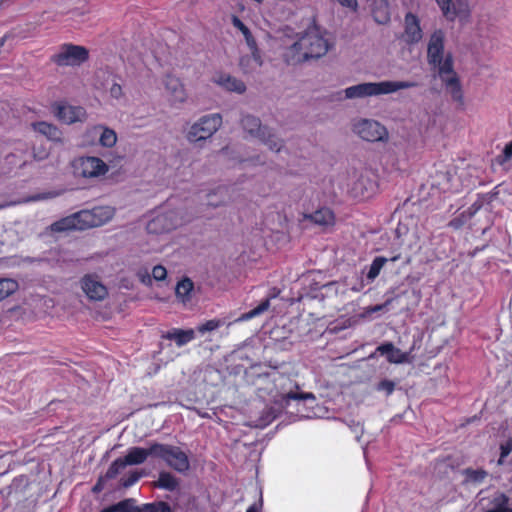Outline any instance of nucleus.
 <instances>
[{
	"instance_id": "f257e3e1",
	"label": "nucleus",
	"mask_w": 512,
	"mask_h": 512,
	"mask_svg": "<svg viewBox=\"0 0 512 512\" xmlns=\"http://www.w3.org/2000/svg\"><path fill=\"white\" fill-rule=\"evenodd\" d=\"M253 385L256 394L263 401L273 403L265 414L259 420V426L269 425L278 414L289 405L291 400L296 401H315L313 393L295 392L293 388L296 387L294 382L288 376L282 374L277 369H270L265 372H260L256 375Z\"/></svg>"
},
{
	"instance_id": "f03ea898",
	"label": "nucleus",
	"mask_w": 512,
	"mask_h": 512,
	"mask_svg": "<svg viewBox=\"0 0 512 512\" xmlns=\"http://www.w3.org/2000/svg\"><path fill=\"white\" fill-rule=\"evenodd\" d=\"M444 38L443 31L436 30L433 32L427 48L428 62L434 68H437L438 75L452 99L463 104L462 87L453 69V57L451 53L444 55Z\"/></svg>"
},
{
	"instance_id": "7ed1b4c3",
	"label": "nucleus",
	"mask_w": 512,
	"mask_h": 512,
	"mask_svg": "<svg viewBox=\"0 0 512 512\" xmlns=\"http://www.w3.org/2000/svg\"><path fill=\"white\" fill-rule=\"evenodd\" d=\"M329 48L330 43L322 31L312 26L287 49L284 57L288 64H297L310 58H320L328 52Z\"/></svg>"
},
{
	"instance_id": "20e7f679",
	"label": "nucleus",
	"mask_w": 512,
	"mask_h": 512,
	"mask_svg": "<svg viewBox=\"0 0 512 512\" xmlns=\"http://www.w3.org/2000/svg\"><path fill=\"white\" fill-rule=\"evenodd\" d=\"M416 83L410 81H381L366 82L347 87L339 92V98L362 99L366 97L380 96L395 93L399 90L415 87Z\"/></svg>"
},
{
	"instance_id": "39448f33",
	"label": "nucleus",
	"mask_w": 512,
	"mask_h": 512,
	"mask_svg": "<svg viewBox=\"0 0 512 512\" xmlns=\"http://www.w3.org/2000/svg\"><path fill=\"white\" fill-rule=\"evenodd\" d=\"M153 458L162 460L167 466L179 473L190 468L188 455L178 446L152 442Z\"/></svg>"
},
{
	"instance_id": "423d86ee",
	"label": "nucleus",
	"mask_w": 512,
	"mask_h": 512,
	"mask_svg": "<svg viewBox=\"0 0 512 512\" xmlns=\"http://www.w3.org/2000/svg\"><path fill=\"white\" fill-rule=\"evenodd\" d=\"M243 129L253 138L259 139L272 151L279 152L282 140L277 138L267 127H262L260 120L254 116L246 115L242 118Z\"/></svg>"
},
{
	"instance_id": "0eeeda50",
	"label": "nucleus",
	"mask_w": 512,
	"mask_h": 512,
	"mask_svg": "<svg viewBox=\"0 0 512 512\" xmlns=\"http://www.w3.org/2000/svg\"><path fill=\"white\" fill-rule=\"evenodd\" d=\"M181 224L182 220L176 211L161 208L148 221L146 229L150 234H162L170 232Z\"/></svg>"
},
{
	"instance_id": "6e6552de",
	"label": "nucleus",
	"mask_w": 512,
	"mask_h": 512,
	"mask_svg": "<svg viewBox=\"0 0 512 512\" xmlns=\"http://www.w3.org/2000/svg\"><path fill=\"white\" fill-rule=\"evenodd\" d=\"M353 132L368 142H384L388 139V131L376 120L359 119L353 124Z\"/></svg>"
},
{
	"instance_id": "1a4fd4ad",
	"label": "nucleus",
	"mask_w": 512,
	"mask_h": 512,
	"mask_svg": "<svg viewBox=\"0 0 512 512\" xmlns=\"http://www.w3.org/2000/svg\"><path fill=\"white\" fill-rule=\"evenodd\" d=\"M73 168L76 175L83 178H98L105 175L109 167L100 158L95 156H82L73 161Z\"/></svg>"
},
{
	"instance_id": "9d476101",
	"label": "nucleus",
	"mask_w": 512,
	"mask_h": 512,
	"mask_svg": "<svg viewBox=\"0 0 512 512\" xmlns=\"http://www.w3.org/2000/svg\"><path fill=\"white\" fill-rule=\"evenodd\" d=\"M222 117L219 113L201 117L188 131L190 141H200L211 137L221 126Z\"/></svg>"
},
{
	"instance_id": "9b49d317",
	"label": "nucleus",
	"mask_w": 512,
	"mask_h": 512,
	"mask_svg": "<svg viewBox=\"0 0 512 512\" xmlns=\"http://www.w3.org/2000/svg\"><path fill=\"white\" fill-rule=\"evenodd\" d=\"M114 212V208L110 206H98L90 210H81L78 212L81 222L80 228L84 230L102 226L113 218Z\"/></svg>"
},
{
	"instance_id": "f8f14e48",
	"label": "nucleus",
	"mask_w": 512,
	"mask_h": 512,
	"mask_svg": "<svg viewBox=\"0 0 512 512\" xmlns=\"http://www.w3.org/2000/svg\"><path fill=\"white\" fill-rule=\"evenodd\" d=\"M87 58L88 51L84 47L65 44L52 57V60L59 66H76L85 62Z\"/></svg>"
},
{
	"instance_id": "ddd939ff",
	"label": "nucleus",
	"mask_w": 512,
	"mask_h": 512,
	"mask_svg": "<svg viewBox=\"0 0 512 512\" xmlns=\"http://www.w3.org/2000/svg\"><path fill=\"white\" fill-rule=\"evenodd\" d=\"M443 15L448 20L456 17H467L470 13L468 0H436Z\"/></svg>"
},
{
	"instance_id": "4468645a",
	"label": "nucleus",
	"mask_w": 512,
	"mask_h": 512,
	"mask_svg": "<svg viewBox=\"0 0 512 512\" xmlns=\"http://www.w3.org/2000/svg\"><path fill=\"white\" fill-rule=\"evenodd\" d=\"M163 83H164L169 101L172 104L183 103L186 100L187 94H186L184 85L182 84V82L180 81L179 78H177L171 74H166L163 79Z\"/></svg>"
},
{
	"instance_id": "2eb2a0df",
	"label": "nucleus",
	"mask_w": 512,
	"mask_h": 512,
	"mask_svg": "<svg viewBox=\"0 0 512 512\" xmlns=\"http://www.w3.org/2000/svg\"><path fill=\"white\" fill-rule=\"evenodd\" d=\"M402 37L403 40L408 44L418 43L423 37L420 20L411 12L405 15L404 33Z\"/></svg>"
},
{
	"instance_id": "dca6fc26",
	"label": "nucleus",
	"mask_w": 512,
	"mask_h": 512,
	"mask_svg": "<svg viewBox=\"0 0 512 512\" xmlns=\"http://www.w3.org/2000/svg\"><path fill=\"white\" fill-rule=\"evenodd\" d=\"M81 287L87 297L91 300H103L107 295V288L96 276L86 275L81 280Z\"/></svg>"
},
{
	"instance_id": "f3484780",
	"label": "nucleus",
	"mask_w": 512,
	"mask_h": 512,
	"mask_svg": "<svg viewBox=\"0 0 512 512\" xmlns=\"http://www.w3.org/2000/svg\"><path fill=\"white\" fill-rule=\"evenodd\" d=\"M87 136L93 139L98 138L99 144L105 148L113 147L117 142L116 132L104 125H95L87 130Z\"/></svg>"
},
{
	"instance_id": "a211bd4d",
	"label": "nucleus",
	"mask_w": 512,
	"mask_h": 512,
	"mask_svg": "<svg viewBox=\"0 0 512 512\" xmlns=\"http://www.w3.org/2000/svg\"><path fill=\"white\" fill-rule=\"evenodd\" d=\"M376 351L381 355H385L387 361L393 364H403L411 362L410 352L401 351L399 348L395 347L391 342H386L379 345Z\"/></svg>"
},
{
	"instance_id": "6ab92c4d",
	"label": "nucleus",
	"mask_w": 512,
	"mask_h": 512,
	"mask_svg": "<svg viewBox=\"0 0 512 512\" xmlns=\"http://www.w3.org/2000/svg\"><path fill=\"white\" fill-rule=\"evenodd\" d=\"M56 116L62 122L72 124L77 121H82L86 116V111L80 106L60 104L57 106Z\"/></svg>"
},
{
	"instance_id": "aec40b11",
	"label": "nucleus",
	"mask_w": 512,
	"mask_h": 512,
	"mask_svg": "<svg viewBox=\"0 0 512 512\" xmlns=\"http://www.w3.org/2000/svg\"><path fill=\"white\" fill-rule=\"evenodd\" d=\"M212 81L213 83L230 92L242 94L246 90V86L243 81L227 73H216L213 76Z\"/></svg>"
},
{
	"instance_id": "412c9836",
	"label": "nucleus",
	"mask_w": 512,
	"mask_h": 512,
	"mask_svg": "<svg viewBox=\"0 0 512 512\" xmlns=\"http://www.w3.org/2000/svg\"><path fill=\"white\" fill-rule=\"evenodd\" d=\"M153 509V504H145L142 507L135 506V500L129 498L104 508L100 512H154Z\"/></svg>"
},
{
	"instance_id": "4be33fe9",
	"label": "nucleus",
	"mask_w": 512,
	"mask_h": 512,
	"mask_svg": "<svg viewBox=\"0 0 512 512\" xmlns=\"http://www.w3.org/2000/svg\"><path fill=\"white\" fill-rule=\"evenodd\" d=\"M196 333L193 329L172 328L162 335V338L174 341L178 347H182L195 339Z\"/></svg>"
},
{
	"instance_id": "5701e85b",
	"label": "nucleus",
	"mask_w": 512,
	"mask_h": 512,
	"mask_svg": "<svg viewBox=\"0 0 512 512\" xmlns=\"http://www.w3.org/2000/svg\"><path fill=\"white\" fill-rule=\"evenodd\" d=\"M148 457L153 458L152 443L149 444L148 448L143 447H131L128 449L127 454L123 458L128 465H140L143 464Z\"/></svg>"
},
{
	"instance_id": "b1692460",
	"label": "nucleus",
	"mask_w": 512,
	"mask_h": 512,
	"mask_svg": "<svg viewBox=\"0 0 512 512\" xmlns=\"http://www.w3.org/2000/svg\"><path fill=\"white\" fill-rule=\"evenodd\" d=\"M374 20L386 24L390 20L388 0H368Z\"/></svg>"
},
{
	"instance_id": "393cba45",
	"label": "nucleus",
	"mask_w": 512,
	"mask_h": 512,
	"mask_svg": "<svg viewBox=\"0 0 512 512\" xmlns=\"http://www.w3.org/2000/svg\"><path fill=\"white\" fill-rule=\"evenodd\" d=\"M80 225L81 222L77 212L54 222L50 228L53 232H65L69 230H82Z\"/></svg>"
},
{
	"instance_id": "a878e982",
	"label": "nucleus",
	"mask_w": 512,
	"mask_h": 512,
	"mask_svg": "<svg viewBox=\"0 0 512 512\" xmlns=\"http://www.w3.org/2000/svg\"><path fill=\"white\" fill-rule=\"evenodd\" d=\"M263 64L260 52H250V55H244L240 58L239 65L246 74L257 71Z\"/></svg>"
},
{
	"instance_id": "bb28decb",
	"label": "nucleus",
	"mask_w": 512,
	"mask_h": 512,
	"mask_svg": "<svg viewBox=\"0 0 512 512\" xmlns=\"http://www.w3.org/2000/svg\"><path fill=\"white\" fill-rule=\"evenodd\" d=\"M490 508L486 512H512L510 498L504 493H497L490 501Z\"/></svg>"
},
{
	"instance_id": "cd10ccee",
	"label": "nucleus",
	"mask_w": 512,
	"mask_h": 512,
	"mask_svg": "<svg viewBox=\"0 0 512 512\" xmlns=\"http://www.w3.org/2000/svg\"><path fill=\"white\" fill-rule=\"evenodd\" d=\"M33 129L44 135L47 139L52 141H59L61 139V131L54 125L47 122H37L33 124Z\"/></svg>"
},
{
	"instance_id": "c85d7f7f",
	"label": "nucleus",
	"mask_w": 512,
	"mask_h": 512,
	"mask_svg": "<svg viewBox=\"0 0 512 512\" xmlns=\"http://www.w3.org/2000/svg\"><path fill=\"white\" fill-rule=\"evenodd\" d=\"M305 218L310 219L315 224L323 226L331 225L334 221V215L328 208H321L314 213L305 214Z\"/></svg>"
},
{
	"instance_id": "c756f323",
	"label": "nucleus",
	"mask_w": 512,
	"mask_h": 512,
	"mask_svg": "<svg viewBox=\"0 0 512 512\" xmlns=\"http://www.w3.org/2000/svg\"><path fill=\"white\" fill-rule=\"evenodd\" d=\"M462 474L464 476V483L472 485L483 483L488 476V472L482 468H466L463 470Z\"/></svg>"
},
{
	"instance_id": "7c9ffc66",
	"label": "nucleus",
	"mask_w": 512,
	"mask_h": 512,
	"mask_svg": "<svg viewBox=\"0 0 512 512\" xmlns=\"http://www.w3.org/2000/svg\"><path fill=\"white\" fill-rule=\"evenodd\" d=\"M193 288L194 284L189 278L182 279L178 282L175 288L177 298L180 299L183 303L189 301Z\"/></svg>"
},
{
	"instance_id": "2f4dec72",
	"label": "nucleus",
	"mask_w": 512,
	"mask_h": 512,
	"mask_svg": "<svg viewBox=\"0 0 512 512\" xmlns=\"http://www.w3.org/2000/svg\"><path fill=\"white\" fill-rule=\"evenodd\" d=\"M157 486L168 491H174L179 486V481L170 472H161L157 480Z\"/></svg>"
},
{
	"instance_id": "473e14b6",
	"label": "nucleus",
	"mask_w": 512,
	"mask_h": 512,
	"mask_svg": "<svg viewBox=\"0 0 512 512\" xmlns=\"http://www.w3.org/2000/svg\"><path fill=\"white\" fill-rule=\"evenodd\" d=\"M269 307H270V300L266 299V300L262 301L256 308L239 316L235 320V322H244V321L251 320L252 318L257 317V316L261 315L262 313H264L265 311H267Z\"/></svg>"
},
{
	"instance_id": "72a5a7b5",
	"label": "nucleus",
	"mask_w": 512,
	"mask_h": 512,
	"mask_svg": "<svg viewBox=\"0 0 512 512\" xmlns=\"http://www.w3.org/2000/svg\"><path fill=\"white\" fill-rule=\"evenodd\" d=\"M17 289V281L10 278L0 279V301L12 295Z\"/></svg>"
},
{
	"instance_id": "f704fd0d",
	"label": "nucleus",
	"mask_w": 512,
	"mask_h": 512,
	"mask_svg": "<svg viewBox=\"0 0 512 512\" xmlns=\"http://www.w3.org/2000/svg\"><path fill=\"white\" fill-rule=\"evenodd\" d=\"M387 261L388 259L382 256H378L372 261L370 268L366 274V278L369 282H373L377 278L381 269L387 263Z\"/></svg>"
},
{
	"instance_id": "c9c22d12",
	"label": "nucleus",
	"mask_w": 512,
	"mask_h": 512,
	"mask_svg": "<svg viewBox=\"0 0 512 512\" xmlns=\"http://www.w3.org/2000/svg\"><path fill=\"white\" fill-rule=\"evenodd\" d=\"M228 189L226 187H218L216 191L210 193L208 195L207 204L209 206H218L225 202V197L227 196Z\"/></svg>"
},
{
	"instance_id": "e433bc0d",
	"label": "nucleus",
	"mask_w": 512,
	"mask_h": 512,
	"mask_svg": "<svg viewBox=\"0 0 512 512\" xmlns=\"http://www.w3.org/2000/svg\"><path fill=\"white\" fill-rule=\"evenodd\" d=\"M126 466L127 464L123 458H117L108 468L105 477L107 479L115 478L122 470L126 468Z\"/></svg>"
},
{
	"instance_id": "4c0bfd02",
	"label": "nucleus",
	"mask_w": 512,
	"mask_h": 512,
	"mask_svg": "<svg viewBox=\"0 0 512 512\" xmlns=\"http://www.w3.org/2000/svg\"><path fill=\"white\" fill-rule=\"evenodd\" d=\"M500 456L497 461L498 465H503L505 463L506 457L512 452V438L502 442L500 444Z\"/></svg>"
},
{
	"instance_id": "58836bf2",
	"label": "nucleus",
	"mask_w": 512,
	"mask_h": 512,
	"mask_svg": "<svg viewBox=\"0 0 512 512\" xmlns=\"http://www.w3.org/2000/svg\"><path fill=\"white\" fill-rule=\"evenodd\" d=\"M222 325V321L218 319H211L206 321L205 323L199 325L197 330L201 334H205L206 332H211L216 330Z\"/></svg>"
},
{
	"instance_id": "ea45409f",
	"label": "nucleus",
	"mask_w": 512,
	"mask_h": 512,
	"mask_svg": "<svg viewBox=\"0 0 512 512\" xmlns=\"http://www.w3.org/2000/svg\"><path fill=\"white\" fill-rule=\"evenodd\" d=\"M376 389L378 391H383L386 395H391L395 389V383L391 380H382L378 383Z\"/></svg>"
},
{
	"instance_id": "a19ab883",
	"label": "nucleus",
	"mask_w": 512,
	"mask_h": 512,
	"mask_svg": "<svg viewBox=\"0 0 512 512\" xmlns=\"http://www.w3.org/2000/svg\"><path fill=\"white\" fill-rule=\"evenodd\" d=\"M231 21L233 26L241 32L243 37L248 36V34L251 32L249 28L237 16H232Z\"/></svg>"
},
{
	"instance_id": "79ce46f5",
	"label": "nucleus",
	"mask_w": 512,
	"mask_h": 512,
	"mask_svg": "<svg viewBox=\"0 0 512 512\" xmlns=\"http://www.w3.org/2000/svg\"><path fill=\"white\" fill-rule=\"evenodd\" d=\"M484 204V198H478L468 209L463 213L468 214V217H473L483 206Z\"/></svg>"
},
{
	"instance_id": "37998d69",
	"label": "nucleus",
	"mask_w": 512,
	"mask_h": 512,
	"mask_svg": "<svg viewBox=\"0 0 512 512\" xmlns=\"http://www.w3.org/2000/svg\"><path fill=\"white\" fill-rule=\"evenodd\" d=\"M166 275L167 271L165 267L161 265L155 266L152 270V276L157 281L164 280L166 278Z\"/></svg>"
},
{
	"instance_id": "c03bdc74",
	"label": "nucleus",
	"mask_w": 512,
	"mask_h": 512,
	"mask_svg": "<svg viewBox=\"0 0 512 512\" xmlns=\"http://www.w3.org/2000/svg\"><path fill=\"white\" fill-rule=\"evenodd\" d=\"M141 477L138 472H132L127 478L122 480V485L126 488L134 485Z\"/></svg>"
},
{
	"instance_id": "a18cd8bd",
	"label": "nucleus",
	"mask_w": 512,
	"mask_h": 512,
	"mask_svg": "<svg viewBox=\"0 0 512 512\" xmlns=\"http://www.w3.org/2000/svg\"><path fill=\"white\" fill-rule=\"evenodd\" d=\"M244 39L246 41V44H247L250 52H260V50L257 46V42L251 32L248 34V36H244Z\"/></svg>"
},
{
	"instance_id": "49530a36",
	"label": "nucleus",
	"mask_w": 512,
	"mask_h": 512,
	"mask_svg": "<svg viewBox=\"0 0 512 512\" xmlns=\"http://www.w3.org/2000/svg\"><path fill=\"white\" fill-rule=\"evenodd\" d=\"M109 93H110V96L116 100H119L123 97L122 87L117 83H114L111 86Z\"/></svg>"
},
{
	"instance_id": "de8ad7c7",
	"label": "nucleus",
	"mask_w": 512,
	"mask_h": 512,
	"mask_svg": "<svg viewBox=\"0 0 512 512\" xmlns=\"http://www.w3.org/2000/svg\"><path fill=\"white\" fill-rule=\"evenodd\" d=\"M391 303V300H387L385 303L383 304H379V305H375V306H371V307H368L366 309V314L367 315H370V314H373V313H376V312H380V311H383L387 308V306Z\"/></svg>"
},
{
	"instance_id": "09e8293b",
	"label": "nucleus",
	"mask_w": 512,
	"mask_h": 512,
	"mask_svg": "<svg viewBox=\"0 0 512 512\" xmlns=\"http://www.w3.org/2000/svg\"><path fill=\"white\" fill-rule=\"evenodd\" d=\"M152 504L154 506V512H172L169 504L166 502H158Z\"/></svg>"
},
{
	"instance_id": "8fccbe9b",
	"label": "nucleus",
	"mask_w": 512,
	"mask_h": 512,
	"mask_svg": "<svg viewBox=\"0 0 512 512\" xmlns=\"http://www.w3.org/2000/svg\"><path fill=\"white\" fill-rule=\"evenodd\" d=\"M504 155L506 159H510L512 157V141L505 146Z\"/></svg>"
},
{
	"instance_id": "3c124183",
	"label": "nucleus",
	"mask_w": 512,
	"mask_h": 512,
	"mask_svg": "<svg viewBox=\"0 0 512 512\" xmlns=\"http://www.w3.org/2000/svg\"><path fill=\"white\" fill-rule=\"evenodd\" d=\"M443 176H444L445 178H447V183L443 184V185H442V187H441V189H442L443 191H454V190H456V188H454L452 185H450V184H449V180H450V179H449L448 175H447V174H445V175H443Z\"/></svg>"
},
{
	"instance_id": "603ef678",
	"label": "nucleus",
	"mask_w": 512,
	"mask_h": 512,
	"mask_svg": "<svg viewBox=\"0 0 512 512\" xmlns=\"http://www.w3.org/2000/svg\"><path fill=\"white\" fill-rule=\"evenodd\" d=\"M463 221H461L459 218H454L450 221L449 225L454 228H459L462 225Z\"/></svg>"
},
{
	"instance_id": "864d4df0",
	"label": "nucleus",
	"mask_w": 512,
	"mask_h": 512,
	"mask_svg": "<svg viewBox=\"0 0 512 512\" xmlns=\"http://www.w3.org/2000/svg\"><path fill=\"white\" fill-rule=\"evenodd\" d=\"M246 512H259V507L257 506V504H253L248 507Z\"/></svg>"
},
{
	"instance_id": "5fc2aeb1",
	"label": "nucleus",
	"mask_w": 512,
	"mask_h": 512,
	"mask_svg": "<svg viewBox=\"0 0 512 512\" xmlns=\"http://www.w3.org/2000/svg\"><path fill=\"white\" fill-rule=\"evenodd\" d=\"M7 36H3L1 39H0V46H2L6 40Z\"/></svg>"
}]
</instances>
